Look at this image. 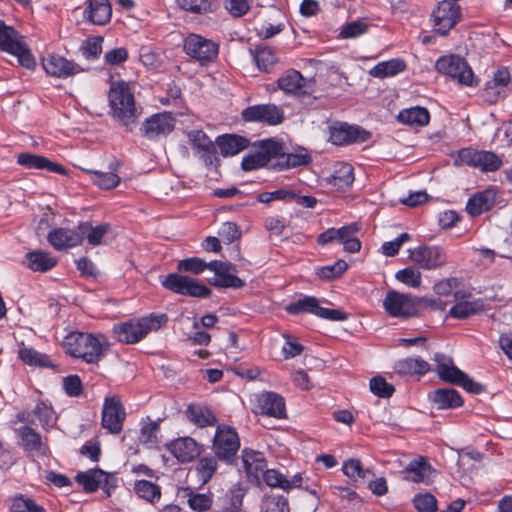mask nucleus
<instances>
[{
	"instance_id": "f257e3e1",
	"label": "nucleus",
	"mask_w": 512,
	"mask_h": 512,
	"mask_svg": "<svg viewBox=\"0 0 512 512\" xmlns=\"http://www.w3.org/2000/svg\"><path fill=\"white\" fill-rule=\"evenodd\" d=\"M108 101L112 117L128 131H132L140 113L128 83L113 82L109 89Z\"/></svg>"
},
{
	"instance_id": "f03ea898",
	"label": "nucleus",
	"mask_w": 512,
	"mask_h": 512,
	"mask_svg": "<svg viewBox=\"0 0 512 512\" xmlns=\"http://www.w3.org/2000/svg\"><path fill=\"white\" fill-rule=\"evenodd\" d=\"M63 345L68 354L89 364L98 363L108 349V342L104 336L82 332L68 334Z\"/></svg>"
},
{
	"instance_id": "7ed1b4c3",
	"label": "nucleus",
	"mask_w": 512,
	"mask_h": 512,
	"mask_svg": "<svg viewBox=\"0 0 512 512\" xmlns=\"http://www.w3.org/2000/svg\"><path fill=\"white\" fill-rule=\"evenodd\" d=\"M168 318L165 314H150L114 325L113 332L119 342L134 344L145 338L150 332L159 330Z\"/></svg>"
},
{
	"instance_id": "20e7f679",
	"label": "nucleus",
	"mask_w": 512,
	"mask_h": 512,
	"mask_svg": "<svg viewBox=\"0 0 512 512\" xmlns=\"http://www.w3.org/2000/svg\"><path fill=\"white\" fill-rule=\"evenodd\" d=\"M434 361L436 363V372L443 381L459 385L466 391L474 394H478L483 390L482 385L457 368L450 357L436 353Z\"/></svg>"
},
{
	"instance_id": "39448f33",
	"label": "nucleus",
	"mask_w": 512,
	"mask_h": 512,
	"mask_svg": "<svg viewBox=\"0 0 512 512\" xmlns=\"http://www.w3.org/2000/svg\"><path fill=\"white\" fill-rule=\"evenodd\" d=\"M160 282L165 289L184 296L206 298L211 294V290L198 280L179 273L162 276Z\"/></svg>"
},
{
	"instance_id": "423d86ee",
	"label": "nucleus",
	"mask_w": 512,
	"mask_h": 512,
	"mask_svg": "<svg viewBox=\"0 0 512 512\" xmlns=\"http://www.w3.org/2000/svg\"><path fill=\"white\" fill-rule=\"evenodd\" d=\"M435 69L466 86H473L475 77L472 69L464 58L458 55L440 57L435 63Z\"/></svg>"
},
{
	"instance_id": "0eeeda50",
	"label": "nucleus",
	"mask_w": 512,
	"mask_h": 512,
	"mask_svg": "<svg viewBox=\"0 0 512 512\" xmlns=\"http://www.w3.org/2000/svg\"><path fill=\"white\" fill-rule=\"evenodd\" d=\"M383 307L391 317L407 319L417 314L418 300L411 294L390 290L383 300Z\"/></svg>"
},
{
	"instance_id": "6e6552de",
	"label": "nucleus",
	"mask_w": 512,
	"mask_h": 512,
	"mask_svg": "<svg viewBox=\"0 0 512 512\" xmlns=\"http://www.w3.org/2000/svg\"><path fill=\"white\" fill-rule=\"evenodd\" d=\"M289 314L310 313L320 318L331 321H344L347 314L338 309L323 308L319 305V300L313 296H303L297 301L290 303L286 307Z\"/></svg>"
},
{
	"instance_id": "1a4fd4ad",
	"label": "nucleus",
	"mask_w": 512,
	"mask_h": 512,
	"mask_svg": "<svg viewBox=\"0 0 512 512\" xmlns=\"http://www.w3.org/2000/svg\"><path fill=\"white\" fill-rule=\"evenodd\" d=\"M184 51L201 65L213 62L219 51L217 43L198 34H190L184 40Z\"/></svg>"
},
{
	"instance_id": "9d476101",
	"label": "nucleus",
	"mask_w": 512,
	"mask_h": 512,
	"mask_svg": "<svg viewBox=\"0 0 512 512\" xmlns=\"http://www.w3.org/2000/svg\"><path fill=\"white\" fill-rule=\"evenodd\" d=\"M175 125L176 119L171 112H161L145 119L140 126V132L149 140H158L169 135Z\"/></svg>"
},
{
	"instance_id": "9b49d317",
	"label": "nucleus",
	"mask_w": 512,
	"mask_h": 512,
	"mask_svg": "<svg viewBox=\"0 0 512 512\" xmlns=\"http://www.w3.org/2000/svg\"><path fill=\"white\" fill-rule=\"evenodd\" d=\"M409 258L425 270L442 268L447 262L445 251L436 245H421L411 249Z\"/></svg>"
},
{
	"instance_id": "f8f14e48",
	"label": "nucleus",
	"mask_w": 512,
	"mask_h": 512,
	"mask_svg": "<svg viewBox=\"0 0 512 512\" xmlns=\"http://www.w3.org/2000/svg\"><path fill=\"white\" fill-rule=\"evenodd\" d=\"M126 413L118 396L106 397L102 408L101 423L103 428L113 434H118L123 427Z\"/></svg>"
},
{
	"instance_id": "ddd939ff",
	"label": "nucleus",
	"mask_w": 512,
	"mask_h": 512,
	"mask_svg": "<svg viewBox=\"0 0 512 512\" xmlns=\"http://www.w3.org/2000/svg\"><path fill=\"white\" fill-rule=\"evenodd\" d=\"M240 446L235 430L226 426H219L216 430L213 449L216 456L224 461H230Z\"/></svg>"
},
{
	"instance_id": "4468645a",
	"label": "nucleus",
	"mask_w": 512,
	"mask_h": 512,
	"mask_svg": "<svg viewBox=\"0 0 512 512\" xmlns=\"http://www.w3.org/2000/svg\"><path fill=\"white\" fill-rule=\"evenodd\" d=\"M432 18L435 30L445 36L460 18V6L454 1L443 0L433 11Z\"/></svg>"
},
{
	"instance_id": "2eb2a0df",
	"label": "nucleus",
	"mask_w": 512,
	"mask_h": 512,
	"mask_svg": "<svg viewBox=\"0 0 512 512\" xmlns=\"http://www.w3.org/2000/svg\"><path fill=\"white\" fill-rule=\"evenodd\" d=\"M209 270L214 272V277L209 279L211 285L220 288H241L243 280L236 276V268L229 262L211 261Z\"/></svg>"
},
{
	"instance_id": "dca6fc26",
	"label": "nucleus",
	"mask_w": 512,
	"mask_h": 512,
	"mask_svg": "<svg viewBox=\"0 0 512 512\" xmlns=\"http://www.w3.org/2000/svg\"><path fill=\"white\" fill-rule=\"evenodd\" d=\"M277 84L285 93L308 95L314 91L315 80L304 78L299 71L290 69L278 79Z\"/></svg>"
},
{
	"instance_id": "f3484780",
	"label": "nucleus",
	"mask_w": 512,
	"mask_h": 512,
	"mask_svg": "<svg viewBox=\"0 0 512 512\" xmlns=\"http://www.w3.org/2000/svg\"><path fill=\"white\" fill-rule=\"evenodd\" d=\"M41 65L48 75L56 78H68L82 71L79 65L57 54L43 56Z\"/></svg>"
},
{
	"instance_id": "a211bd4d",
	"label": "nucleus",
	"mask_w": 512,
	"mask_h": 512,
	"mask_svg": "<svg viewBox=\"0 0 512 512\" xmlns=\"http://www.w3.org/2000/svg\"><path fill=\"white\" fill-rule=\"evenodd\" d=\"M83 20L96 26H104L112 17V6L109 0H84Z\"/></svg>"
},
{
	"instance_id": "6ab92c4d",
	"label": "nucleus",
	"mask_w": 512,
	"mask_h": 512,
	"mask_svg": "<svg viewBox=\"0 0 512 512\" xmlns=\"http://www.w3.org/2000/svg\"><path fill=\"white\" fill-rule=\"evenodd\" d=\"M245 121L263 122L269 125L280 124L283 119V111L275 104H261L247 107L242 111Z\"/></svg>"
},
{
	"instance_id": "aec40b11",
	"label": "nucleus",
	"mask_w": 512,
	"mask_h": 512,
	"mask_svg": "<svg viewBox=\"0 0 512 512\" xmlns=\"http://www.w3.org/2000/svg\"><path fill=\"white\" fill-rule=\"evenodd\" d=\"M370 134L357 126L340 124L330 130V140L335 145H348L355 142H364Z\"/></svg>"
},
{
	"instance_id": "412c9836",
	"label": "nucleus",
	"mask_w": 512,
	"mask_h": 512,
	"mask_svg": "<svg viewBox=\"0 0 512 512\" xmlns=\"http://www.w3.org/2000/svg\"><path fill=\"white\" fill-rule=\"evenodd\" d=\"M257 408L269 417L282 419L286 417L284 398L275 392H263L257 396Z\"/></svg>"
},
{
	"instance_id": "4be33fe9",
	"label": "nucleus",
	"mask_w": 512,
	"mask_h": 512,
	"mask_svg": "<svg viewBox=\"0 0 512 512\" xmlns=\"http://www.w3.org/2000/svg\"><path fill=\"white\" fill-rule=\"evenodd\" d=\"M241 461L249 481L258 482L267 466L263 453L245 448L242 451Z\"/></svg>"
},
{
	"instance_id": "5701e85b",
	"label": "nucleus",
	"mask_w": 512,
	"mask_h": 512,
	"mask_svg": "<svg viewBox=\"0 0 512 512\" xmlns=\"http://www.w3.org/2000/svg\"><path fill=\"white\" fill-rule=\"evenodd\" d=\"M48 242L56 250H64L81 244L79 225L75 229L55 228L48 233Z\"/></svg>"
},
{
	"instance_id": "b1692460",
	"label": "nucleus",
	"mask_w": 512,
	"mask_h": 512,
	"mask_svg": "<svg viewBox=\"0 0 512 512\" xmlns=\"http://www.w3.org/2000/svg\"><path fill=\"white\" fill-rule=\"evenodd\" d=\"M167 449L182 463L194 460L201 453L200 446L191 437L178 438L169 443Z\"/></svg>"
},
{
	"instance_id": "393cba45",
	"label": "nucleus",
	"mask_w": 512,
	"mask_h": 512,
	"mask_svg": "<svg viewBox=\"0 0 512 512\" xmlns=\"http://www.w3.org/2000/svg\"><path fill=\"white\" fill-rule=\"evenodd\" d=\"M510 81V72L506 68L498 69L494 73L493 79L485 85L484 98L490 103L497 102L505 96Z\"/></svg>"
},
{
	"instance_id": "a878e982",
	"label": "nucleus",
	"mask_w": 512,
	"mask_h": 512,
	"mask_svg": "<svg viewBox=\"0 0 512 512\" xmlns=\"http://www.w3.org/2000/svg\"><path fill=\"white\" fill-rule=\"evenodd\" d=\"M17 163L26 169L47 170L59 174L66 173V169L62 165L52 162L41 155L20 153L17 157Z\"/></svg>"
},
{
	"instance_id": "bb28decb",
	"label": "nucleus",
	"mask_w": 512,
	"mask_h": 512,
	"mask_svg": "<svg viewBox=\"0 0 512 512\" xmlns=\"http://www.w3.org/2000/svg\"><path fill=\"white\" fill-rule=\"evenodd\" d=\"M76 481L83 487L84 491L92 493L101 487L105 488L108 484L109 476L100 469H91L78 473Z\"/></svg>"
},
{
	"instance_id": "cd10ccee",
	"label": "nucleus",
	"mask_w": 512,
	"mask_h": 512,
	"mask_svg": "<svg viewBox=\"0 0 512 512\" xmlns=\"http://www.w3.org/2000/svg\"><path fill=\"white\" fill-rule=\"evenodd\" d=\"M429 399L438 409L456 408L462 405L459 393L451 388L437 389L429 394Z\"/></svg>"
},
{
	"instance_id": "c85d7f7f",
	"label": "nucleus",
	"mask_w": 512,
	"mask_h": 512,
	"mask_svg": "<svg viewBox=\"0 0 512 512\" xmlns=\"http://www.w3.org/2000/svg\"><path fill=\"white\" fill-rule=\"evenodd\" d=\"M216 143L224 157L234 156L249 145V141L245 137L230 134L219 136Z\"/></svg>"
},
{
	"instance_id": "c756f323",
	"label": "nucleus",
	"mask_w": 512,
	"mask_h": 512,
	"mask_svg": "<svg viewBox=\"0 0 512 512\" xmlns=\"http://www.w3.org/2000/svg\"><path fill=\"white\" fill-rule=\"evenodd\" d=\"M406 63L400 58H393L388 61L379 62L370 69L369 75L375 78H388L398 75L406 70Z\"/></svg>"
},
{
	"instance_id": "7c9ffc66",
	"label": "nucleus",
	"mask_w": 512,
	"mask_h": 512,
	"mask_svg": "<svg viewBox=\"0 0 512 512\" xmlns=\"http://www.w3.org/2000/svg\"><path fill=\"white\" fill-rule=\"evenodd\" d=\"M397 120L409 126H426L430 121V114L424 107L415 106L401 110L397 115Z\"/></svg>"
},
{
	"instance_id": "2f4dec72",
	"label": "nucleus",
	"mask_w": 512,
	"mask_h": 512,
	"mask_svg": "<svg viewBox=\"0 0 512 512\" xmlns=\"http://www.w3.org/2000/svg\"><path fill=\"white\" fill-rule=\"evenodd\" d=\"M405 479L412 482H423L429 477L431 473V466L427 463L424 457H418L410 461V463L403 470Z\"/></svg>"
},
{
	"instance_id": "473e14b6",
	"label": "nucleus",
	"mask_w": 512,
	"mask_h": 512,
	"mask_svg": "<svg viewBox=\"0 0 512 512\" xmlns=\"http://www.w3.org/2000/svg\"><path fill=\"white\" fill-rule=\"evenodd\" d=\"M26 266L33 271L46 272L57 264V259L45 251H33L26 254Z\"/></svg>"
},
{
	"instance_id": "72a5a7b5",
	"label": "nucleus",
	"mask_w": 512,
	"mask_h": 512,
	"mask_svg": "<svg viewBox=\"0 0 512 512\" xmlns=\"http://www.w3.org/2000/svg\"><path fill=\"white\" fill-rule=\"evenodd\" d=\"M331 184L338 189L345 190L354 182L353 167L349 163L337 162L331 175Z\"/></svg>"
},
{
	"instance_id": "f704fd0d",
	"label": "nucleus",
	"mask_w": 512,
	"mask_h": 512,
	"mask_svg": "<svg viewBox=\"0 0 512 512\" xmlns=\"http://www.w3.org/2000/svg\"><path fill=\"white\" fill-rule=\"evenodd\" d=\"M79 229L81 233V242L84 237H86L88 243L92 246L100 245L105 235L111 232V226L107 223L92 226L89 222H83L79 224Z\"/></svg>"
},
{
	"instance_id": "c9c22d12",
	"label": "nucleus",
	"mask_w": 512,
	"mask_h": 512,
	"mask_svg": "<svg viewBox=\"0 0 512 512\" xmlns=\"http://www.w3.org/2000/svg\"><path fill=\"white\" fill-rule=\"evenodd\" d=\"M250 54L258 69L266 73L270 72L273 66L278 62V57L275 52L268 46H257L254 49H250Z\"/></svg>"
},
{
	"instance_id": "e433bc0d",
	"label": "nucleus",
	"mask_w": 512,
	"mask_h": 512,
	"mask_svg": "<svg viewBox=\"0 0 512 512\" xmlns=\"http://www.w3.org/2000/svg\"><path fill=\"white\" fill-rule=\"evenodd\" d=\"M22 446L28 452H42L47 450L46 445L43 443L40 434L29 426H24L19 429Z\"/></svg>"
},
{
	"instance_id": "4c0bfd02",
	"label": "nucleus",
	"mask_w": 512,
	"mask_h": 512,
	"mask_svg": "<svg viewBox=\"0 0 512 512\" xmlns=\"http://www.w3.org/2000/svg\"><path fill=\"white\" fill-rule=\"evenodd\" d=\"M246 492L247 488L243 484L232 485L223 498L225 512H239Z\"/></svg>"
},
{
	"instance_id": "58836bf2",
	"label": "nucleus",
	"mask_w": 512,
	"mask_h": 512,
	"mask_svg": "<svg viewBox=\"0 0 512 512\" xmlns=\"http://www.w3.org/2000/svg\"><path fill=\"white\" fill-rule=\"evenodd\" d=\"M358 226L350 224L338 229V241L343 244L348 253H356L361 248V242L357 238Z\"/></svg>"
},
{
	"instance_id": "ea45409f",
	"label": "nucleus",
	"mask_w": 512,
	"mask_h": 512,
	"mask_svg": "<svg viewBox=\"0 0 512 512\" xmlns=\"http://www.w3.org/2000/svg\"><path fill=\"white\" fill-rule=\"evenodd\" d=\"M484 308V302L480 299L473 301H459L449 310V315L456 319H465L471 315L480 313Z\"/></svg>"
},
{
	"instance_id": "a19ab883",
	"label": "nucleus",
	"mask_w": 512,
	"mask_h": 512,
	"mask_svg": "<svg viewBox=\"0 0 512 512\" xmlns=\"http://www.w3.org/2000/svg\"><path fill=\"white\" fill-rule=\"evenodd\" d=\"M85 172L90 175L93 184L103 190L113 189L120 183V177L113 171L102 172L99 170L85 169Z\"/></svg>"
},
{
	"instance_id": "79ce46f5",
	"label": "nucleus",
	"mask_w": 512,
	"mask_h": 512,
	"mask_svg": "<svg viewBox=\"0 0 512 512\" xmlns=\"http://www.w3.org/2000/svg\"><path fill=\"white\" fill-rule=\"evenodd\" d=\"M32 414L44 429H49L56 424V413L51 404L45 401H39L34 407Z\"/></svg>"
},
{
	"instance_id": "37998d69",
	"label": "nucleus",
	"mask_w": 512,
	"mask_h": 512,
	"mask_svg": "<svg viewBox=\"0 0 512 512\" xmlns=\"http://www.w3.org/2000/svg\"><path fill=\"white\" fill-rule=\"evenodd\" d=\"M311 161V157L304 148L299 149L295 153H286L284 151L282 160L276 161L273 166H279L280 169L294 168L306 165Z\"/></svg>"
},
{
	"instance_id": "c03bdc74",
	"label": "nucleus",
	"mask_w": 512,
	"mask_h": 512,
	"mask_svg": "<svg viewBox=\"0 0 512 512\" xmlns=\"http://www.w3.org/2000/svg\"><path fill=\"white\" fill-rule=\"evenodd\" d=\"M187 415L191 422L199 427L214 425L216 418L206 407L190 405L187 409Z\"/></svg>"
},
{
	"instance_id": "a18cd8bd",
	"label": "nucleus",
	"mask_w": 512,
	"mask_h": 512,
	"mask_svg": "<svg viewBox=\"0 0 512 512\" xmlns=\"http://www.w3.org/2000/svg\"><path fill=\"white\" fill-rule=\"evenodd\" d=\"M135 493L142 499L154 503L161 498L160 487L147 480H139L134 484Z\"/></svg>"
},
{
	"instance_id": "49530a36",
	"label": "nucleus",
	"mask_w": 512,
	"mask_h": 512,
	"mask_svg": "<svg viewBox=\"0 0 512 512\" xmlns=\"http://www.w3.org/2000/svg\"><path fill=\"white\" fill-rule=\"evenodd\" d=\"M396 368L401 374L423 375L429 371L430 365L422 358H406L399 361Z\"/></svg>"
},
{
	"instance_id": "de8ad7c7",
	"label": "nucleus",
	"mask_w": 512,
	"mask_h": 512,
	"mask_svg": "<svg viewBox=\"0 0 512 512\" xmlns=\"http://www.w3.org/2000/svg\"><path fill=\"white\" fill-rule=\"evenodd\" d=\"M491 194L488 191L476 193L469 198L466 210L472 216H477L490 207Z\"/></svg>"
},
{
	"instance_id": "09e8293b",
	"label": "nucleus",
	"mask_w": 512,
	"mask_h": 512,
	"mask_svg": "<svg viewBox=\"0 0 512 512\" xmlns=\"http://www.w3.org/2000/svg\"><path fill=\"white\" fill-rule=\"evenodd\" d=\"M21 37L19 34L10 26L0 21V49L10 53L12 50L18 47Z\"/></svg>"
},
{
	"instance_id": "8fccbe9b",
	"label": "nucleus",
	"mask_w": 512,
	"mask_h": 512,
	"mask_svg": "<svg viewBox=\"0 0 512 512\" xmlns=\"http://www.w3.org/2000/svg\"><path fill=\"white\" fill-rule=\"evenodd\" d=\"M159 422L150 419L144 422L140 429L138 440L147 447H153L158 444Z\"/></svg>"
},
{
	"instance_id": "3c124183",
	"label": "nucleus",
	"mask_w": 512,
	"mask_h": 512,
	"mask_svg": "<svg viewBox=\"0 0 512 512\" xmlns=\"http://www.w3.org/2000/svg\"><path fill=\"white\" fill-rule=\"evenodd\" d=\"M259 152L262 156H265L267 164L272 159L281 161L284 153V146L281 142L273 139L262 140L259 142Z\"/></svg>"
},
{
	"instance_id": "603ef678",
	"label": "nucleus",
	"mask_w": 512,
	"mask_h": 512,
	"mask_svg": "<svg viewBox=\"0 0 512 512\" xmlns=\"http://www.w3.org/2000/svg\"><path fill=\"white\" fill-rule=\"evenodd\" d=\"M475 168L483 172H494L502 166L501 158L491 151H479Z\"/></svg>"
},
{
	"instance_id": "864d4df0",
	"label": "nucleus",
	"mask_w": 512,
	"mask_h": 512,
	"mask_svg": "<svg viewBox=\"0 0 512 512\" xmlns=\"http://www.w3.org/2000/svg\"><path fill=\"white\" fill-rule=\"evenodd\" d=\"M395 278L399 282L411 288H419L422 282V274L415 267H406L398 270L395 273Z\"/></svg>"
},
{
	"instance_id": "5fc2aeb1",
	"label": "nucleus",
	"mask_w": 512,
	"mask_h": 512,
	"mask_svg": "<svg viewBox=\"0 0 512 512\" xmlns=\"http://www.w3.org/2000/svg\"><path fill=\"white\" fill-rule=\"evenodd\" d=\"M206 269H209V263L199 257L185 258L180 260L177 264V270L179 272H189L194 275H199Z\"/></svg>"
},
{
	"instance_id": "6e6d98bb",
	"label": "nucleus",
	"mask_w": 512,
	"mask_h": 512,
	"mask_svg": "<svg viewBox=\"0 0 512 512\" xmlns=\"http://www.w3.org/2000/svg\"><path fill=\"white\" fill-rule=\"evenodd\" d=\"M20 359L31 366L46 367L49 365V358L33 348L24 347L19 350Z\"/></svg>"
},
{
	"instance_id": "4d7b16f0",
	"label": "nucleus",
	"mask_w": 512,
	"mask_h": 512,
	"mask_svg": "<svg viewBox=\"0 0 512 512\" xmlns=\"http://www.w3.org/2000/svg\"><path fill=\"white\" fill-rule=\"evenodd\" d=\"M178 6L195 14H206L213 9V0H176Z\"/></svg>"
},
{
	"instance_id": "13d9d810",
	"label": "nucleus",
	"mask_w": 512,
	"mask_h": 512,
	"mask_svg": "<svg viewBox=\"0 0 512 512\" xmlns=\"http://www.w3.org/2000/svg\"><path fill=\"white\" fill-rule=\"evenodd\" d=\"M10 510L11 512H45L42 506L23 495H18L13 498Z\"/></svg>"
},
{
	"instance_id": "bf43d9fd",
	"label": "nucleus",
	"mask_w": 512,
	"mask_h": 512,
	"mask_svg": "<svg viewBox=\"0 0 512 512\" xmlns=\"http://www.w3.org/2000/svg\"><path fill=\"white\" fill-rule=\"evenodd\" d=\"M348 268L347 263L344 260H339L333 265L323 266L316 270V274L320 279L332 280L341 276Z\"/></svg>"
},
{
	"instance_id": "052dcab7",
	"label": "nucleus",
	"mask_w": 512,
	"mask_h": 512,
	"mask_svg": "<svg viewBox=\"0 0 512 512\" xmlns=\"http://www.w3.org/2000/svg\"><path fill=\"white\" fill-rule=\"evenodd\" d=\"M343 473L350 479L357 481L359 479H365L369 470H364L360 460L349 459L344 462L342 467Z\"/></svg>"
},
{
	"instance_id": "680f3d73",
	"label": "nucleus",
	"mask_w": 512,
	"mask_h": 512,
	"mask_svg": "<svg viewBox=\"0 0 512 512\" xmlns=\"http://www.w3.org/2000/svg\"><path fill=\"white\" fill-rule=\"evenodd\" d=\"M478 153L479 151L472 148H463L455 154H452L451 157L453 158V162L456 166L468 165L475 168Z\"/></svg>"
},
{
	"instance_id": "e2e57ef3",
	"label": "nucleus",
	"mask_w": 512,
	"mask_h": 512,
	"mask_svg": "<svg viewBox=\"0 0 512 512\" xmlns=\"http://www.w3.org/2000/svg\"><path fill=\"white\" fill-rule=\"evenodd\" d=\"M217 468V461L213 457H204L201 458L197 465V472L199 475V479L206 483L213 476L214 472Z\"/></svg>"
},
{
	"instance_id": "0e129e2a",
	"label": "nucleus",
	"mask_w": 512,
	"mask_h": 512,
	"mask_svg": "<svg viewBox=\"0 0 512 512\" xmlns=\"http://www.w3.org/2000/svg\"><path fill=\"white\" fill-rule=\"evenodd\" d=\"M188 505L194 511L203 512L210 509L212 505V498L207 494L189 491Z\"/></svg>"
},
{
	"instance_id": "69168bd1",
	"label": "nucleus",
	"mask_w": 512,
	"mask_h": 512,
	"mask_svg": "<svg viewBox=\"0 0 512 512\" xmlns=\"http://www.w3.org/2000/svg\"><path fill=\"white\" fill-rule=\"evenodd\" d=\"M413 504L418 512H436L437 510V500L430 493L415 495Z\"/></svg>"
},
{
	"instance_id": "338daca9",
	"label": "nucleus",
	"mask_w": 512,
	"mask_h": 512,
	"mask_svg": "<svg viewBox=\"0 0 512 512\" xmlns=\"http://www.w3.org/2000/svg\"><path fill=\"white\" fill-rule=\"evenodd\" d=\"M368 29V24L362 20H356L346 23L342 26L340 36L344 39L355 38L364 34Z\"/></svg>"
},
{
	"instance_id": "774afa93",
	"label": "nucleus",
	"mask_w": 512,
	"mask_h": 512,
	"mask_svg": "<svg viewBox=\"0 0 512 512\" xmlns=\"http://www.w3.org/2000/svg\"><path fill=\"white\" fill-rule=\"evenodd\" d=\"M370 390L373 394L379 397L388 398L392 396L394 387L393 385L389 384L383 377L376 376L370 380Z\"/></svg>"
}]
</instances>
